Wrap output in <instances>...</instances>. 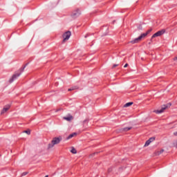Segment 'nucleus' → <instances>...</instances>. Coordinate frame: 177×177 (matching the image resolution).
<instances>
[{
	"label": "nucleus",
	"instance_id": "nucleus-1",
	"mask_svg": "<svg viewBox=\"0 0 177 177\" xmlns=\"http://www.w3.org/2000/svg\"><path fill=\"white\" fill-rule=\"evenodd\" d=\"M24 68H26V66H24L22 68L19 69V71L17 73H16L15 74H14L12 75V77L9 80L10 84H12V82H13V81L17 80V78H19V77H20V75H21V73H23L24 71Z\"/></svg>",
	"mask_w": 177,
	"mask_h": 177
},
{
	"label": "nucleus",
	"instance_id": "nucleus-2",
	"mask_svg": "<svg viewBox=\"0 0 177 177\" xmlns=\"http://www.w3.org/2000/svg\"><path fill=\"white\" fill-rule=\"evenodd\" d=\"M62 136L59 137H55L54 138H53L52 141H51V144H48V149H52V147H53V146H55V145H59V143H60V142H62Z\"/></svg>",
	"mask_w": 177,
	"mask_h": 177
},
{
	"label": "nucleus",
	"instance_id": "nucleus-3",
	"mask_svg": "<svg viewBox=\"0 0 177 177\" xmlns=\"http://www.w3.org/2000/svg\"><path fill=\"white\" fill-rule=\"evenodd\" d=\"M147 35V33H142L141 34L140 36H139L138 37L136 38L134 40L131 41V44H138V42H139V41H142V38H145V37H146Z\"/></svg>",
	"mask_w": 177,
	"mask_h": 177
},
{
	"label": "nucleus",
	"instance_id": "nucleus-4",
	"mask_svg": "<svg viewBox=\"0 0 177 177\" xmlns=\"http://www.w3.org/2000/svg\"><path fill=\"white\" fill-rule=\"evenodd\" d=\"M168 107H171L170 103L167 104V105H163L161 109L154 111V113H156V114H161V113H164V110H166L167 109H168Z\"/></svg>",
	"mask_w": 177,
	"mask_h": 177
},
{
	"label": "nucleus",
	"instance_id": "nucleus-5",
	"mask_svg": "<svg viewBox=\"0 0 177 177\" xmlns=\"http://www.w3.org/2000/svg\"><path fill=\"white\" fill-rule=\"evenodd\" d=\"M80 16H81V11L78 9L73 11L71 14L73 19H77V17H80Z\"/></svg>",
	"mask_w": 177,
	"mask_h": 177
},
{
	"label": "nucleus",
	"instance_id": "nucleus-6",
	"mask_svg": "<svg viewBox=\"0 0 177 177\" xmlns=\"http://www.w3.org/2000/svg\"><path fill=\"white\" fill-rule=\"evenodd\" d=\"M63 42H65V41H68L70 39V37H71V32L67 31L63 35Z\"/></svg>",
	"mask_w": 177,
	"mask_h": 177
},
{
	"label": "nucleus",
	"instance_id": "nucleus-7",
	"mask_svg": "<svg viewBox=\"0 0 177 177\" xmlns=\"http://www.w3.org/2000/svg\"><path fill=\"white\" fill-rule=\"evenodd\" d=\"M165 34V30L162 29L161 30L158 31L157 32L154 33L151 38H156L157 37H161V35Z\"/></svg>",
	"mask_w": 177,
	"mask_h": 177
},
{
	"label": "nucleus",
	"instance_id": "nucleus-8",
	"mask_svg": "<svg viewBox=\"0 0 177 177\" xmlns=\"http://www.w3.org/2000/svg\"><path fill=\"white\" fill-rule=\"evenodd\" d=\"M9 109H10V105L5 106L4 108L3 109V110L1 111V114L6 113V111H8V110H9Z\"/></svg>",
	"mask_w": 177,
	"mask_h": 177
},
{
	"label": "nucleus",
	"instance_id": "nucleus-9",
	"mask_svg": "<svg viewBox=\"0 0 177 177\" xmlns=\"http://www.w3.org/2000/svg\"><path fill=\"white\" fill-rule=\"evenodd\" d=\"M75 135H77V133H73L70 134L67 137V140H68L69 139H71L72 138H74V136H75Z\"/></svg>",
	"mask_w": 177,
	"mask_h": 177
},
{
	"label": "nucleus",
	"instance_id": "nucleus-10",
	"mask_svg": "<svg viewBox=\"0 0 177 177\" xmlns=\"http://www.w3.org/2000/svg\"><path fill=\"white\" fill-rule=\"evenodd\" d=\"M130 129H132V127H124L122 129V132H127V131H130Z\"/></svg>",
	"mask_w": 177,
	"mask_h": 177
},
{
	"label": "nucleus",
	"instance_id": "nucleus-11",
	"mask_svg": "<svg viewBox=\"0 0 177 177\" xmlns=\"http://www.w3.org/2000/svg\"><path fill=\"white\" fill-rule=\"evenodd\" d=\"M64 120H66V121H71V120H73V116L70 115L68 117H64Z\"/></svg>",
	"mask_w": 177,
	"mask_h": 177
},
{
	"label": "nucleus",
	"instance_id": "nucleus-12",
	"mask_svg": "<svg viewBox=\"0 0 177 177\" xmlns=\"http://www.w3.org/2000/svg\"><path fill=\"white\" fill-rule=\"evenodd\" d=\"M133 104V102H127L124 104V107H129V106H132Z\"/></svg>",
	"mask_w": 177,
	"mask_h": 177
},
{
	"label": "nucleus",
	"instance_id": "nucleus-13",
	"mask_svg": "<svg viewBox=\"0 0 177 177\" xmlns=\"http://www.w3.org/2000/svg\"><path fill=\"white\" fill-rule=\"evenodd\" d=\"M150 143H151V142L150 140H147L145 144V147H147V146H149L150 145Z\"/></svg>",
	"mask_w": 177,
	"mask_h": 177
},
{
	"label": "nucleus",
	"instance_id": "nucleus-14",
	"mask_svg": "<svg viewBox=\"0 0 177 177\" xmlns=\"http://www.w3.org/2000/svg\"><path fill=\"white\" fill-rule=\"evenodd\" d=\"M71 151L73 154H77V150L74 148H73Z\"/></svg>",
	"mask_w": 177,
	"mask_h": 177
},
{
	"label": "nucleus",
	"instance_id": "nucleus-15",
	"mask_svg": "<svg viewBox=\"0 0 177 177\" xmlns=\"http://www.w3.org/2000/svg\"><path fill=\"white\" fill-rule=\"evenodd\" d=\"M75 89H77V86H75V87H72L71 88H68V91L70 92L71 91H75Z\"/></svg>",
	"mask_w": 177,
	"mask_h": 177
},
{
	"label": "nucleus",
	"instance_id": "nucleus-16",
	"mask_svg": "<svg viewBox=\"0 0 177 177\" xmlns=\"http://www.w3.org/2000/svg\"><path fill=\"white\" fill-rule=\"evenodd\" d=\"M24 133H27L28 135H30L31 131L30 130H27V131H24Z\"/></svg>",
	"mask_w": 177,
	"mask_h": 177
},
{
	"label": "nucleus",
	"instance_id": "nucleus-17",
	"mask_svg": "<svg viewBox=\"0 0 177 177\" xmlns=\"http://www.w3.org/2000/svg\"><path fill=\"white\" fill-rule=\"evenodd\" d=\"M156 140V138H150L149 139V140L151 142H151H154V140Z\"/></svg>",
	"mask_w": 177,
	"mask_h": 177
},
{
	"label": "nucleus",
	"instance_id": "nucleus-18",
	"mask_svg": "<svg viewBox=\"0 0 177 177\" xmlns=\"http://www.w3.org/2000/svg\"><path fill=\"white\" fill-rule=\"evenodd\" d=\"M28 174V172H27V171L23 172L21 174V176H26V175H27Z\"/></svg>",
	"mask_w": 177,
	"mask_h": 177
},
{
	"label": "nucleus",
	"instance_id": "nucleus-19",
	"mask_svg": "<svg viewBox=\"0 0 177 177\" xmlns=\"http://www.w3.org/2000/svg\"><path fill=\"white\" fill-rule=\"evenodd\" d=\"M150 32H151V29L148 30L147 31V32H145V33L147 34V35H148L149 34H150Z\"/></svg>",
	"mask_w": 177,
	"mask_h": 177
},
{
	"label": "nucleus",
	"instance_id": "nucleus-20",
	"mask_svg": "<svg viewBox=\"0 0 177 177\" xmlns=\"http://www.w3.org/2000/svg\"><path fill=\"white\" fill-rule=\"evenodd\" d=\"M162 153H164V149H161L158 154H162Z\"/></svg>",
	"mask_w": 177,
	"mask_h": 177
},
{
	"label": "nucleus",
	"instance_id": "nucleus-21",
	"mask_svg": "<svg viewBox=\"0 0 177 177\" xmlns=\"http://www.w3.org/2000/svg\"><path fill=\"white\" fill-rule=\"evenodd\" d=\"M128 66V64H126L124 66V68H126V67Z\"/></svg>",
	"mask_w": 177,
	"mask_h": 177
},
{
	"label": "nucleus",
	"instance_id": "nucleus-22",
	"mask_svg": "<svg viewBox=\"0 0 177 177\" xmlns=\"http://www.w3.org/2000/svg\"><path fill=\"white\" fill-rule=\"evenodd\" d=\"M174 135H175V136H177V131L174 133Z\"/></svg>",
	"mask_w": 177,
	"mask_h": 177
},
{
	"label": "nucleus",
	"instance_id": "nucleus-23",
	"mask_svg": "<svg viewBox=\"0 0 177 177\" xmlns=\"http://www.w3.org/2000/svg\"><path fill=\"white\" fill-rule=\"evenodd\" d=\"M117 66H118L117 64H114L113 67H117Z\"/></svg>",
	"mask_w": 177,
	"mask_h": 177
},
{
	"label": "nucleus",
	"instance_id": "nucleus-24",
	"mask_svg": "<svg viewBox=\"0 0 177 177\" xmlns=\"http://www.w3.org/2000/svg\"><path fill=\"white\" fill-rule=\"evenodd\" d=\"M174 60H177V56L174 58Z\"/></svg>",
	"mask_w": 177,
	"mask_h": 177
},
{
	"label": "nucleus",
	"instance_id": "nucleus-25",
	"mask_svg": "<svg viewBox=\"0 0 177 177\" xmlns=\"http://www.w3.org/2000/svg\"><path fill=\"white\" fill-rule=\"evenodd\" d=\"M109 172H111V170H110V169H109Z\"/></svg>",
	"mask_w": 177,
	"mask_h": 177
},
{
	"label": "nucleus",
	"instance_id": "nucleus-26",
	"mask_svg": "<svg viewBox=\"0 0 177 177\" xmlns=\"http://www.w3.org/2000/svg\"><path fill=\"white\" fill-rule=\"evenodd\" d=\"M45 177H48V176L47 175V176H45Z\"/></svg>",
	"mask_w": 177,
	"mask_h": 177
},
{
	"label": "nucleus",
	"instance_id": "nucleus-27",
	"mask_svg": "<svg viewBox=\"0 0 177 177\" xmlns=\"http://www.w3.org/2000/svg\"><path fill=\"white\" fill-rule=\"evenodd\" d=\"M26 66H27V64H26ZM26 66H24V67H26Z\"/></svg>",
	"mask_w": 177,
	"mask_h": 177
}]
</instances>
